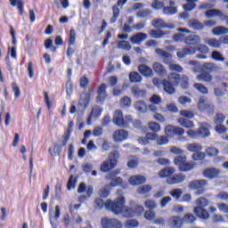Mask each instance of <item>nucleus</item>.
I'll return each instance as SVG.
<instances>
[{
    "label": "nucleus",
    "instance_id": "f257e3e1",
    "mask_svg": "<svg viewBox=\"0 0 228 228\" xmlns=\"http://www.w3.org/2000/svg\"><path fill=\"white\" fill-rule=\"evenodd\" d=\"M126 199L124 197L117 199L115 201H108L105 204V209L111 211L114 215L122 214L125 218H133L134 212L133 209L125 206Z\"/></svg>",
    "mask_w": 228,
    "mask_h": 228
},
{
    "label": "nucleus",
    "instance_id": "f03ea898",
    "mask_svg": "<svg viewBox=\"0 0 228 228\" xmlns=\"http://www.w3.org/2000/svg\"><path fill=\"white\" fill-rule=\"evenodd\" d=\"M181 84V75L179 73L172 72L162 82L164 92L172 95L175 92V86Z\"/></svg>",
    "mask_w": 228,
    "mask_h": 228
},
{
    "label": "nucleus",
    "instance_id": "7ed1b4c3",
    "mask_svg": "<svg viewBox=\"0 0 228 228\" xmlns=\"http://www.w3.org/2000/svg\"><path fill=\"white\" fill-rule=\"evenodd\" d=\"M197 207L194 208V214L201 220H208L209 218V212L206 210L204 208H208L209 206V200L204 197H200L196 200Z\"/></svg>",
    "mask_w": 228,
    "mask_h": 228
},
{
    "label": "nucleus",
    "instance_id": "20e7f679",
    "mask_svg": "<svg viewBox=\"0 0 228 228\" xmlns=\"http://www.w3.org/2000/svg\"><path fill=\"white\" fill-rule=\"evenodd\" d=\"M120 158V152L118 151H112L110 153L109 159L103 161L100 166L101 172H110L112 168L117 167V160Z\"/></svg>",
    "mask_w": 228,
    "mask_h": 228
},
{
    "label": "nucleus",
    "instance_id": "39448f33",
    "mask_svg": "<svg viewBox=\"0 0 228 228\" xmlns=\"http://www.w3.org/2000/svg\"><path fill=\"white\" fill-rule=\"evenodd\" d=\"M129 120H131V118L127 116L124 118V114L121 110H116L114 112L112 122L115 126H118V127H127V126H129Z\"/></svg>",
    "mask_w": 228,
    "mask_h": 228
},
{
    "label": "nucleus",
    "instance_id": "423d86ee",
    "mask_svg": "<svg viewBox=\"0 0 228 228\" xmlns=\"http://www.w3.org/2000/svg\"><path fill=\"white\" fill-rule=\"evenodd\" d=\"M208 186L206 180H194L189 183L190 190H195V195H202L204 193V188Z\"/></svg>",
    "mask_w": 228,
    "mask_h": 228
},
{
    "label": "nucleus",
    "instance_id": "0eeeda50",
    "mask_svg": "<svg viewBox=\"0 0 228 228\" xmlns=\"http://www.w3.org/2000/svg\"><path fill=\"white\" fill-rule=\"evenodd\" d=\"M118 38L119 41L117 42V48L122 49L123 51H131L133 49V45L129 44L127 38H129V35L127 34H118Z\"/></svg>",
    "mask_w": 228,
    "mask_h": 228
},
{
    "label": "nucleus",
    "instance_id": "6e6552de",
    "mask_svg": "<svg viewBox=\"0 0 228 228\" xmlns=\"http://www.w3.org/2000/svg\"><path fill=\"white\" fill-rule=\"evenodd\" d=\"M88 104H90V93L84 92L80 94L77 108L80 111H85L88 108Z\"/></svg>",
    "mask_w": 228,
    "mask_h": 228
},
{
    "label": "nucleus",
    "instance_id": "1a4fd4ad",
    "mask_svg": "<svg viewBox=\"0 0 228 228\" xmlns=\"http://www.w3.org/2000/svg\"><path fill=\"white\" fill-rule=\"evenodd\" d=\"M151 26H153V28H156L157 29H163V28L174 29V28H175L174 24H168L165 22L163 19L152 20Z\"/></svg>",
    "mask_w": 228,
    "mask_h": 228
},
{
    "label": "nucleus",
    "instance_id": "9d476101",
    "mask_svg": "<svg viewBox=\"0 0 228 228\" xmlns=\"http://www.w3.org/2000/svg\"><path fill=\"white\" fill-rule=\"evenodd\" d=\"M102 228H122V223L117 219H108L106 217L102 219Z\"/></svg>",
    "mask_w": 228,
    "mask_h": 228
},
{
    "label": "nucleus",
    "instance_id": "9b49d317",
    "mask_svg": "<svg viewBox=\"0 0 228 228\" xmlns=\"http://www.w3.org/2000/svg\"><path fill=\"white\" fill-rule=\"evenodd\" d=\"M195 53H197V48L192 47V46H185L184 48L177 51L176 56H178V58L183 59L186 56L195 54Z\"/></svg>",
    "mask_w": 228,
    "mask_h": 228
},
{
    "label": "nucleus",
    "instance_id": "f8f14e48",
    "mask_svg": "<svg viewBox=\"0 0 228 228\" xmlns=\"http://www.w3.org/2000/svg\"><path fill=\"white\" fill-rule=\"evenodd\" d=\"M147 38H149L147 34L143 32H137L130 37V42L132 44H135L136 45H140V44H142V42H145Z\"/></svg>",
    "mask_w": 228,
    "mask_h": 228
},
{
    "label": "nucleus",
    "instance_id": "ddd939ff",
    "mask_svg": "<svg viewBox=\"0 0 228 228\" xmlns=\"http://www.w3.org/2000/svg\"><path fill=\"white\" fill-rule=\"evenodd\" d=\"M129 138V133L124 129L117 130L113 134V140L116 142H124Z\"/></svg>",
    "mask_w": 228,
    "mask_h": 228
},
{
    "label": "nucleus",
    "instance_id": "4468645a",
    "mask_svg": "<svg viewBox=\"0 0 228 228\" xmlns=\"http://www.w3.org/2000/svg\"><path fill=\"white\" fill-rule=\"evenodd\" d=\"M220 174H222V171L215 167L207 168L203 171V175L207 179H216Z\"/></svg>",
    "mask_w": 228,
    "mask_h": 228
},
{
    "label": "nucleus",
    "instance_id": "2eb2a0df",
    "mask_svg": "<svg viewBox=\"0 0 228 228\" xmlns=\"http://www.w3.org/2000/svg\"><path fill=\"white\" fill-rule=\"evenodd\" d=\"M188 28L191 29H194V31H202L204 29L205 25L204 23L200 22L198 19H191L187 22Z\"/></svg>",
    "mask_w": 228,
    "mask_h": 228
},
{
    "label": "nucleus",
    "instance_id": "dca6fc26",
    "mask_svg": "<svg viewBox=\"0 0 228 228\" xmlns=\"http://www.w3.org/2000/svg\"><path fill=\"white\" fill-rule=\"evenodd\" d=\"M156 140H158V134L148 133L144 137H139L138 142L141 143V145H147L150 142H154Z\"/></svg>",
    "mask_w": 228,
    "mask_h": 228
},
{
    "label": "nucleus",
    "instance_id": "f3484780",
    "mask_svg": "<svg viewBox=\"0 0 228 228\" xmlns=\"http://www.w3.org/2000/svg\"><path fill=\"white\" fill-rule=\"evenodd\" d=\"M106 97H108V93H106V84H102L97 90V102H104Z\"/></svg>",
    "mask_w": 228,
    "mask_h": 228
},
{
    "label": "nucleus",
    "instance_id": "a211bd4d",
    "mask_svg": "<svg viewBox=\"0 0 228 228\" xmlns=\"http://www.w3.org/2000/svg\"><path fill=\"white\" fill-rule=\"evenodd\" d=\"M102 114V109H101V107L97 105L93 106L91 114L87 119V126H92V117H94L95 118H97L101 117Z\"/></svg>",
    "mask_w": 228,
    "mask_h": 228
},
{
    "label": "nucleus",
    "instance_id": "6ab92c4d",
    "mask_svg": "<svg viewBox=\"0 0 228 228\" xmlns=\"http://www.w3.org/2000/svg\"><path fill=\"white\" fill-rule=\"evenodd\" d=\"M186 179V176L183 174L174 175L167 178V184H179L183 183Z\"/></svg>",
    "mask_w": 228,
    "mask_h": 228
},
{
    "label": "nucleus",
    "instance_id": "aec40b11",
    "mask_svg": "<svg viewBox=\"0 0 228 228\" xmlns=\"http://www.w3.org/2000/svg\"><path fill=\"white\" fill-rule=\"evenodd\" d=\"M146 179L143 175H134L129 178V184L132 186H138L140 184H144L146 183Z\"/></svg>",
    "mask_w": 228,
    "mask_h": 228
},
{
    "label": "nucleus",
    "instance_id": "412c9836",
    "mask_svg": "<svg viewBox=\"0 0 228 228\" xmlns=\"http://www.w3.org/2000/svg\"><path fill=\"white\" fill-rule=\"evenodd\" d=\"M131 92L134 97H137V99H143L144 97H147V90L142 89L138 86L132 87Z\"/></svg>",
    "mask_w": 228,
    "mask_h": 228
},
{
    "label": "nucleus",
    "instance_id": "4be33fe9",
    "mask_svg": "<svg viewBox=\"0 0 228 228\" xmlns=\"http://www.w3.org/2000/svg\"><path fill=\"white\" fill-rule=\"evenodd\" d=\"M197 81H203V83H211L213 81V75L208 71H201L196 76Z\"/></svg>",
    "mask_w": 228,
    "mask_h": 228
},
{
    "label": "nucleus",
    "instance_id": "5701e85b",
    "mask_svg": "<svg viewBox=\"0 0 228 228\" xmlns=\"http://www.w3.org/2000/svg\"><path fill=\"white\" fill-rule=\"evenodd\" d=\"M202 42V38L199 35H189L185 38V44L187 45H197V44H200Z\"/></svg>",
    "mask_w": 228,
    "mask_h": 228
},
{
    "label": "nucleus",
    "instance_id": "b1692460",
    "mask_svg": "<svg viewBox=\"0 0 228 228\" xmlns=\"http://www.w3.org/2000/svg\"><path fill=\"white\" fill-rule=\"evenodd\" d=\"M139 72L145 76V77H152L154 76V72H152V69L145 64H142L138 67Z\"/></svg>",
    "mask_w": 228,
    "mask_h": 228
},
{
    "label": "nucleus",
    "instance_id": "393cba45",
    "mask_svg": "<svg viewBox=\"0 0 228 228\" xmlns=\"http://www.w3.org/2000/svg\"><path fill=\"white\" fill-rule=\"evenodd\" d=\"M204 70H209L210 72H220L222 67L214 62H205L203 64Z\"/></svg>",
    "mask_w": 228,
    "mask_h": 228
},
{
    "label": "nucleus",
    "instance_id": "a878e982",
    "mask_svg": "<svg viewBox=\"0 0 228 228\" xmlns=\"http://www.w3.org/2000/svg\"><path fill=\"white\" fill-rule=\"evenodd\" d=\"M171 228L183 227V219L179 216H172L168 220Z\"/></svg>",
    "mask_w": 228,
    "mask_h": 228
},
{
    "label": "nucleus",
    "instance_id": "bb28decb",
    "mask_svg": "<svg viewBox=\"0 0 228 228\" xmlns=\"http://www.w3.org/2000/svg\"><path fill=\"white\" fill-rule=\"evenodd\" d=\"M60 216H61V210L60 209V206H55V214L54 216H53L51 214H49V221L50 224L52 225V227L56 228L58 227V224L54 222H53V219L54 218V220H58V218H60Z\"/></svg>",
    "mask_w": 228,
    "mask_h": 228
},
{
    "label": "nucleus",
    "instance_id": "cd10ccee",
    "mask_svg": "<svg viewBox=\"0 0 228 228\" xmlns=\"http://www.w3.org/2000/svg\"><path fill=\"white\" fill-rule=\"evenodd\" d=\"M106 179L110 181L111 179V183L109 184L110 188H113V186H120L122 184V178L121 177H113V175L111 173L108 174L106 175Z\"/></svg>",
    "mask_w": 228,
    "mask_h": 228
},
{
    "label": "nucleus",
    "instance_id": "c85d7f7f",
    "mask_svg": "<svg viewBox=\"0 0 228 228\" xmlns=\"http://www.w3.org/2000/svg\"><path fill=\"white\" fill-rule=\"evenodd\" d=\"M178 124L185 129H193L195 127L193 121L183 118H178Z\"/></svg>",
    "mask_w": 228,
    "mask_h": 228
},
{
    "label": "nucleus",
    "instance_id": "c756f323",
    "mask_svg": "<svg viewBox=\"0 0 228 228\" xmlns=\"http://www.w3.org/2000/svg\"><path fill=\"white\" fill-rule=\"evenodd\" d=\"M169 32L168 31H163V30H154V29H151L149 32V35L151 38H163V37L168 35Z\"/></svg>",
    "mask_w": 228,
    "mask_h": 228
},
{
    "label": "nucleus",
    "instance_id": "7c9ffc66",
    "mask_svg": "<svg viewBox=\"0 0 228 228\" xmlns=\"http://www.w3.org/2000/svg\"><path fill=\"white\" fill-rule=\"evenodd\" d=\"M205 15L208 19H211L213 17H224V12L218 9H210L205 12Z\"/></svg>",
    "mask_w": 228,
    "mask_h": 228
},
{
    "label": "nucleus",
    "instance_id": "2f4dec72",
    "mask_svg": "<svg viewBox=\"0 0 228 228\" xmlns=\"http://www.w3.org/2000/svg\"><path fill=\"white\" fill-rule=\"evenodd\" d=\"M198 131L200 138H208L211 134L209 133V125L208 124H203Z\"/></svg>",
    "mask_w": 228,
    "mask_h": 228
},
{
    "label": "nucleus",
    "instance_id": "473e14b6",
    "mask_svg": "<svg viewBox=\"0 0 228 228\" xmlns=\"http://www.w3.org/2000/svg\"><path fill=\"white\" fill-rule=\"evenodd\" d=\"M205 42L209 45V47H214L215 49H218L222 47V40H218L216 38H207Z\"/></svg>",
    "mask_w": 228,
    "mask_h": 228
},
{
    "label": "nucleus",
    "instance_id": "72a5a7b5",
    "mask_svg": "<svg viewBox=\"0 0 228 228\" xmlns=\"http://www.w3.org/2000/svg\"><path fill=\"white\" fill-rule=\"evenodd\" d=\"M187 151L194 153L200 152L202 151V144L197 142L189 143L187 145Z\"/></svg>",
    "mask_w": 228,
    "mask_h": 228
},
{
    "label": "nucleus",
    "instance_id": "f704fd0d",
    "mask_svg": "<svg viewBox=\"0 0 228 228\" xmlns=\"http://www.w3.org/2000/svg\"><path fill=\"white\" fill-rule=\"evenodd\" d=\"M212 33L216 37H220V35H227L228 28L223 26L216 27L212 29Z\"/></svg>",
    "mask_w": 228,
    "mask_h": 228
},
{
    "label": "nucleus",
    "instance_id": "c9c22d12",
    "mask_svg": "<svg viewBox=\"0 0 228 228\" xmlns=\"http://www.w3.org/2000/svg\"><path fill=\"white\" fill-rule=\"evenodd\" d=\"M155 53L162 60H170V58H172V54H170V53H168V52H167V51H165L163 49L157 48L155 50Z\"/></svg>",
    "mask_w": 228,
    "mask_h": 228
},
{
    "label": "nucleus",
    "instance_id": "e433bc0d",
    "mask_svg": "<svg viewBox=\"0 0 228 228\" xmlns=\"http://www.w3.org/2000/svg\"><path fill=\"white\" fill-rule=\"evenodd\" d=\"M134 108L139 113H146L147 112V104H145V102L139 101L136 102L134 104Z\"/></svg>",
    "mask_w": 228,
    "mask_h": 228
},
{
    "label": "nucleus",
    "instance_id": "4c0bfd02",
    "mask_svg": "<svg viewBox=\"0 0 228 228\" xmlns=\"http://www.w3.org/2000/svg\"><path fill=\"white\" fill-rule=\"evenodd\" d=\"M174 172H175V168L174 167H167L162 169L159 173V177H171L170 175H172V174H174Z\"/></svg>",
    "mask_w": 228,
    "mask_h": 228
},
{
    "label": "nucleus",
    "instance_id": "58836bf2",
    "mask_svg": "<svg viewBox=\"0 0 228 228\" xmlns=\"http://www.w3.org/2000/svg\"><path fill=\"white\" fill-rule=\"evenodd\" d=\"M152 69L157 74H159V76H163V74L167 72L165 67L159 62H154L152 65Z\"/></svg>",
    "mask_w": 228,
    "mask_h": 228
},
{
    "label": "nucleus",
    "instance_id": "ea45409f",
    "mask_svg": "<svg viewBox=\"0 0 228 228\" xmlns=\"http://www.w3.org/2000/svg\"><path fill=\"white\" fill-rule=\"evenodd\" d=\"M72 127H74V122L70 121L69 123L68 130L64 135V140L62 142L63 147H65V145H67V142H69V138H70V133H72Z\"/></svg>",
    "mask_w": 228,
    "mask_h": 228
},
{
    "label": "nucleus",
    "instance_id": "a19ab883",
    "mask_svg": "<svg viewBox=\"0 0 228 228\" xmlns=\"http://www.w3.org/2000/svg\"><path fill=\"white\" fill-rule=\"evenodd\" d=\"M10 4L12 6H17L18 10H20V14L22 15L24 13V3L20 0H10Z\"/></svg>",
    "mask_w": 228,
    "mask_h": 228
},
{
    "label": "nucleus",
    "instance_id": "79ce46f5",
    "mask_svg": "<svg viewBox=\"0 0 228 228\" xmlns=\"http://www.w3.org/2000/svg\"><path fill=\"white\" fill-rule=\"evenodd\" d=\"M130 83H142V76L138 72L134 71L129 74Z\"/></svg>",
    "mask_w": 228,
    "mask_h": 228
},
{
    "label": "nucleus",
    "instance_id": "37998d69",
    "mask_svg": "<svg viewBox=\"0 0 228 228\" xmlns=\"http://www.w3.org/2000/svg\"><path fill=\"white\" fill-rule=\"evenodd\" d=\"M151 190L152 186L150 184H145L137 188V193H139V195H145L149 193V191H151Z\"/></svg>",
    "mask_w": 228,
    "mask_h": 228
},
{
    "label": "nucleus",
    "instance_id": "c03bdc74",
    "mask_svg": "<svg viewBox=\"0 0 228 228\" xmlns=\"http://www.w3.org/2000/svg\"><path fill=\"white\" fill-rule=\"evenodd\" d=\"M175 165L179 167V170H181V167L186 163V156H177L174 159Z\"/></svg>",
    "mask_w": 228,
    "mask_h": 228
},
{
    "label": "nucleus",
    "instance_id": "a18cd8bd",
    "mask_svg": "<svg viewBox=\"0 0 228 228\" xmlns=\"http://www.w3.org/2000/svg\"><path fill=\"white\" fill-rule=\"evenodd\" d=\"M148 127H149L150 131H152V133L154 134H156V133H159V131H161V126L156 122H150L148 124Z\"/></svg>",
    "mask_w": 228,
    "mask_h": 228
},
{
    "label": "nucleus",
    "instance_id": "49530a36",
    "mask_svg": "<svg viewBox=\"0 0 228 228\" xmlns=\"http://www.w3.org/2000/svg\"><path fill=\"white\" fill-rule=\"evenodd\" d=\"M211 58L215 60V61H225V57L218 51L212 52Z\"/></svg>",
    "mask_w": 228,
    "mask_h": 228
},
{
    "label": "nucleus",
    "instance_id": "de8ad7c7",
    "mask_svg": "<svg viewBox=\"0 0 228 228\" xmlns=\"http://www.w3.org/2000/svg\"><path fill=\"white\" fill-rule=\"evenodd\" d=\"M195 168V164L191 162H183V165L180 168V172H190V170H193Z\"/></svg>",
    "mask_w": 228,
    "mask_h": 228
},
{
    "label": "nucleus",
    "instance_id": "09e8293b",
    "mask_svg": "<svg viewBox=\"0 0 228 228\" xmlns=\"http://www.w3.org/2000/svg\"><path fill=\"white\" fill-rule=\"evenodd\" d=\"M194 88L198 90L200 94H203L204 95H208V87L200 83L194 84Z\"/></svg>",
    "mask_w": 228,
    "mask_h": 228
},
{
    "label": "nucleus",
    "instance_id": "8fccbe9b",
    "mask_svg": "<svg viewBox=\"0 0 228 228\" xmlns=\"http://www.w3.org/2000/svg\"><path fill=\"white\" fill-rule=\"evenodd\" d=\"M112 10H113V16L110 20V22L112 24H115V22H117V19H118V15H120V9H118V6L114 5L112 7Z\"/></svg>",
    "mask_w": 228,
    "mask_h": 228
},
{
    "label": "nucleus",
    "instance_id": "3c124183",
    "mask_svg": "<svg viewBox=\"0 0 228 228\" xmlns=\"http://www.w3.org/2000/svg\"><path fill=\"white\" fill-rule=\"evenodd\" d=\"M144 206L147 208V209H150V211H152V209H156L158 208V203L154 201L153 200H147L144 201Z\"/></svg>",
    "mask_w": 228,
    "mask_h": 228
},
{
    "label": "nucleus",
    "instance_id": "603ef678",
    "mask_svg": "<svg viewBox=\"0 0 228 228\" xmlns=\"http://www.w3.org/2000/svg\"><path fill=\"white\" fill-rule=\"evenodd\" d=\"M151 7L153 10H161V8L165 7V3H163V0H153Z\"/></svg>",
    "mask_w": 228,
    "mask_h": 228
},
{
    "label": "nucleus",
    "instance_id": "864d4df0",
    "mask_svg": "<svg viewBox=\"0 0 228 228\" xmlns=\"http://www.w3.org/2000/svg\"><path fill=\"white\" fill-rule=\"evenodd\" d=\"M170 195L176 200H179V199H181V196L183 195V190L182 189H174L170 191Z\"/></svg>",
    "mask_w": 228,
    "mask_h": 228
},
{
    "label": "nucleus",
    "instance_id": "5fc2aeb1",
    "mask_svg": "<svg viewBox=\"0 0 228 228\" xmlns=\"http://www.w3.org/2000/svg\"><path fill=\"white\" fill-rule=\"evenodd\" d=\"M180 85H181V87L183 89L188 88V86H190L189 78L186 75L180 77Z\"/></svg>",
    "mask_w": 228,
    "mask_h": 228
},
{
    "label": "nucleus",
    "instance_id": "6e6d98bb",
    "mask_svg": "<svg viewBox=\"0 0 228 228\" xmlns=\"http://www.w3.org/2000/svg\"><path fill=\"white\" fill-rule=\"evenodd\" d=\"M151 13H152L151 10L144 9L137 12V17H140L141 19H146V17H149Z\"/></svg>",
    "mask_w": 228,
    "mask_h": 228
},
{
    "label": "nucleus",
    "instance_id": "4d7b16f0",
    "mask_svg": "<svg viewBox=\"0 0 228 228\" xmlns=\"http://www.w3.org/2000/svg\"><path fill=\"white\" fill-rule=\"evenodd\" d=\"M214 95L216 97V99H220L225 95V92L224 89H222V87L217 86L214 88Z\"/></svg>",
    "mask_w": 228,
    "mask_h": 228
},
{
    "label": "nucleus",
    "instance_id": "13d9d810",
    "mask_svg": "<svg viewBox=\"0 0 228 228\" xmlns=\"http://www.w3.org/2000/svg\"><path fill=\"white\" fill-rule=\"evenodd\" d=\"M76 44V29L71 28L69 37V45H74Z\"/></svg>",
    "mask_w": 228,
    "mask_h": 228
},
{
    "label": "nucleus",
    "instance_id": "bf43d9fd",
    "mask_svg": "<svg viewBox=\"0 0 228 228\" xmlns=\"http://www.w3.org/2000/svg\"><path fill=\"white\" fill-rule=\"evenodd\" d=\"M163 13L164 15H175L177 9L175 7H164Z\"/></svg>",
    "mask_w": 228,
    "mask_h": 228
},
{
    "label": "nucleus",
    "instance_id": "052dcab7",
    "mask_svg": "<svg viewBox=\"0 0 228 228\" xmlns=\"http://www.w3.org/2000/svg\"><path fill=\"white\" fill-rule=\"evenodd\" d=\"M120 105L122 106V108H129L131 106V98H129L128 96H124L121 99Z\"/></svg>",
    "mask_w": 228,
    "mask_h": 228
},
{
    "label": "nucleus",
    "instance_id": "680f3d73",
    "mask_svg": "<svg viewBox=\"0 0 228 228\" xmlns=\"http://www.w3.org/2000/svg\"><path fill=\"white\" fill-rule=\"evenodd\" d=\"M215 124H224L225 122V116L222 113H217L214 118Z\"/></svg>",
    "mask_w": 228,
    "mask_h": 228
},
{
    "label": "nucleus",
    "instance_id": "e2e57ef3",
    "mask_svg": "<svg viewBox=\"0 0 228 228\" xmlns=\"http://www.w3.org/2000/svg\"><path fill=\"white\" fill-rule=\"evenodd\" d=\"M127 167L128 168H136L138 167V159L136 157H132L129 159Z\"/></svg>",
    "mask_w": 228,
    "mask_h": 228
},
{
    "label": "nucleus",
    "instance_id": "0e129e2a",
    "mask_svg": "<svg viewBox=\"0 0 228 228\" xmlns=\"http://www.w3.org/2000/svg\"><path fill=\"white\" fill-rule=\"evenodd\" d=\"M157 141V144L158 145H167V143H168V138L165 135L162 136H159L157 134V139H155Z\"/></svg>",
    "mask_w": 228,
    "mask_h": 228
},
{
    "label": "nucleus",
    "instance_id": "69168bd1",
    "mask_svg": "<svg viewBox=\"0 0 228 228\" xmlns=\"http://www.w3.org/2000/svg\"><path fill=\"white\" fill-rule=\"evenodd\" d=\"M180 115L189 119L193 118L195 117V114L191 110H181Z\"/></svg>",
    "mask_w": 228,
    "mask_h": 228
},
{
    "label": "nucleus",
    "instance_id": "338daca9",
    "mask_svg": "<svg viewBox=\"0 0 228 228\" xmlns=\"http://www.w3.org/2000/svg\"><path fill=\"white\" fill-rule=\"evenodd\" d=\"M165 134H167V136L172 138V136L175 135V126L170 125L167 126L165 128Z\"/></svg>",
    "mask_w": 228,
    "mask_h": 228
},
{
    "label": "nucleus",
    "instance_id": "774afa93",
    "mask_svg": "<svg viewBox=\"0 0 228 228\" xmlns=\"http://www.w3.org/2000/svg\"><path fill=\"white\" fill-rule=\"evenodd\" d=\"M217 208L222 213L228 215V205L225 203H217Z\"/></svg>",
    "mask_w": 228,
    "mask_h": 228
}]
</instances>
